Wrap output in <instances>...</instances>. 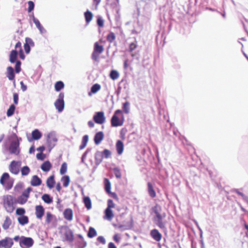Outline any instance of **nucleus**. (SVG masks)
Returning a JSON list of instances; mask_svg holds the SVG:
<instances>
[{"label":"nucleus","instance_id":"obj_35","mask_svg":"<svg viewBox=\"0 0 248 248\" xmlns=\"http://www.w3.org/2000/svg\"><path fill=\"white\" fill-rule=\"evenodd\" d=\"M104 183H105V189L106 191L108 193H111L110 189H111V184L109 181V180L107 178H105L104 179Z\"/></svg>","mask_w":248,"mask_h":248},{"label":"nucleus","instance_id":"obj_14","mask_svg":"<svg viewBox=\"0 0 248 248\" xmlns=\"http://www.w3.org/2000/svg\"><path fill=\"white\" fill-rule=\"evenodd\" d=\"M63 215L64 218L68 220L71 221L73 218V210L70 208H67L64 210L63 212Z\"/></svg>","mask_w":248,"mask_h":248},{"label":"nucleus","instance_id":"obj_54","mask_svg":"<svg viewBox=\"0 0 248 248\" xmlns=\"http://www.w3.org/2000/svg\"><path fill=\"white\" fill-rule=\"evenodd\" d=\"M129 103L128 102H126L123 104V108L124 112L126 114L129 113Z\"/></svg>","mask_w":248,"mask_h":248},{"label":"nucleus","instance_id":"obj_41","mask_svg":"<svg viewBox=\"0 0 248 248\" xmlns=\"http://www.w3.org/2000/svg\"><path fill=\"white\" fill-rule=\"evenodd\" d=\"M97 235V232L94 228L93 227H90L89 229L88 232L87 233V236L89 238H93Z\"/></svg>","mask_w":248,"mask_h":248},{"label":"nucleus","instance_id":"obj_13","mask_svg":"<svg viewBox=\"0 0 248 248\" xmlns=\"http://www.w3.org/2000/svg\"><path fill=\"white\" fill-rule=\"evenodd\" d=\"M33 45L34 43L31 39L28 37L26 38L25 43L24 45V48L26 53H29L31 50L30 46Z\"/></svg>","mask_w":248,"mask_h":248},{"label":"nucleus","instance_id":"obj_56","mask_svg":"<svg viewBox=\"0 0 248 248\" xmlns=\"http://www.w3.org/2000/svg\"><path fill=\"white\" fill-rule=\"evenodd\" d=\"M25 213V210L23 208H18L16 210V214L18 216H24Z\"/></svg>","mask_w":248,"mask_h":248},{"label":"nucleus","instance_id":"obj_10","mask_svg":"<svg viewBox=\"0 0 248 248\" xmlns=\"http://www.w3.org/2000/svg\"><path fill=\"white\" fill-rule=\"evenodd\" d=\"M93 120L97 124H103L106 121V117L104 112L99 111L95 112L93 116Z\"/></svg>","mask_w":248,"mask_h":248},{"label":"nucleus","instance_id":"obj_26","mask_svg":"<svg viewBox=\"0 0 248 248\" xmlns=\"http://www.w3.org/2000/svg\"><path fill=\"white\" fill-rule=\"evenodd\" d=\"M31 137L32 140H38L41 138L42 134L38 129H35L32 131Z\"/></svg>","mask_w":248,"mask_h":248},{"label":"nucleus","instance_id":"obj_15","mask_svg":"<svg viewBox=\"0 0 248 248\" xmlns=\"http://www.w3.org/2000/svg\"><path fill=\"white\" fill-rule=\"evenodd\" d=\"M151 236L155 241H160L162 238V234L157 229H153L150 232Z\"/></svg>","mask_w":248,"mask_h":248},{"label":"nucleus","instance_id":"obj_51","mask_svg":"<svg viewBox=\"0 0 248 248\" xmlns=\"http://www.w3.org/2000/svg\"><path fill=\"white\" fill-rule=\"evenodd\" d=\"M114 173L116 178L120 179L122 177V174L119 169L115 168L113 169Z\"/></svg>","mask_w":248,"mask_h":248},{"label":"nucleus","instance_id":"obj_22","mask_svg":"<svg viewBox=\"0 0 248 248\" xmlns=\"http://www.w3.org/2000/svg\"><path fill=\"white\" fill-rule=\"evenodd\" d=\"M51 168L52 165L49 161H45L41 166V170L45 172L49 171Z\"/></svg>","mask_w":248,"mask_h":248},{"label":"nucleus","instance_id":"obj_31","mask_svg":"<svg viewBox=\"0 0 248 248\" xmlns=\"http://www.w3.org/2000/svg\"><path fill=\"white\" fill-rule=\"evenodd\" d=\"M83 202L87 209L89 210L91 208L92 202L91 199L89 197L86 196L83 198Z\"/></svg>","mask_w":248,"mask_h":248},{"label":"nucleus","instance_id":"obj_9","mask_svg":"<svg viewBox=\"0 0 248 248\" xmlns=\"http://www.w3.org/2000/svg\"><path fill=\"white\" fill-rule=\"evenodd\" d=\"M64 94L61 93L58 98L56 100L54 105L59 112H62L64 108V103L63 101Z\"/></svg>","mask_w":248,"mask_h":248},{"label":"nucleus","instance_id":"obj_25","mask_svg":"<svg viewBox=\"0 0 248 248\" xmlns=\"http://www.w3.org/2000/svg\"><path fill=\"white\" fill-rule=\"evenodd\" d=\"M17 57V51L16 50H13L11 51L9 56V61L11 63H14L16 62Z\"/></svg>","mask_w":248,"mask_h":248},{"label":"nucleus","instance_id":"obj_3","mask_svg":"<svg viewBox=\"0 0 248 248\" xmlns=\"http://www.w3.org/2000/svg\"><path fill=\"white\" fill-rule=\"evenodd\" d=\"M14 136L15 137L16 140H13L11 142L9 148V150L11 154L18 155L20 151L19 148V140H21V139L18 138L16 134L14 135Z\"/></svg>","mask_w":248,"mask_h":248},{"label":"nucleus","instance_id":"obj_4","mask_svg":"<svg viewBox=\"0 0 248 248\" xmlns=\"http://www.w3.org/2000/svg\"><path fill=\"white\" fill-rule=\"evenodd\" d=\"M104 47L96 42L94 44L93 51L92 54V59L95 62L98 61L100 55L104 51Z\"/></svg>","mask_w":248,"mask_h":248},{"label":"nucleus","instance_id":"obj_57","mask_svg":"<svg viewBox=\"0 0 248 248\" xmlns=\"http://www.w3.org/2000/svg\"><path fill=\"white\" fill-rule=\"evenodd\" d=\"M234 191L239 195L241 196L242 198L245 200L246 202L248 201V197L245 195L243 193L240 192L238 189H235Z\"/></svg>","mask_w":248,"mask_h":248},{"label":"nucleus","instance_id":"obj_36","mask_svg":"<svg viewBox=\"0 0 248 248\" xmlns=\"http://www.w3.org/2000/svg\"><path fill=\"white\" fill-rule=\"evenodd\" d=\"M88 140H89V137H88V135H86L83 137L81 144L79 146L80 150H82L86 146Z\"/></svg>","mask_w":248,"mask_h":248},{"label":"nucleus","instance_id":"obj_40","mask_svg":"<svg viewBox=\"0 0 248 248\" xmlns=\"http://www.w3.org/2000/svg\"><path fill=\"white\" fill-rule=\"evenodd\" d=\"M64 85L62 81H59L55 84V90L57 92H59L64 88Z\"/></svg>","mask_w":248,"mask_h":248},{"label":"nucleus","instance_id":"obj_20","mask_svg":"<svg viewBox=\"0 0 248 248\" xmlns=\"http://www.w3.org/2000/svg\"><path fill=\"white\" fill-rule=\"evenodd\" d=\"M46 184L47 186L49 189H52L54 187L55 184V176L54 175L50 176L46 181Z\"/></svg>","mask_w":248,"mask_h":248},{"label":"nucleus","instance_id":"obj_62","mask_svg":"<svg viewBox=\"0 0 248 248\" xmlns=\"http://www.w3.org/2000/svg\"><path fill=\"white\" fill-rule=\"evenodd\" d=\"M13 100L15 104L17 105L18 102V94L17 93L13 94Z\"/></svg>","mask_w":248,"mask_h":248},{"label":"nucleus","instance_id":"obj_8","mask_svg":"<svg viewBox=\"0 0 248 248\" xmlns=\"http://www.w3.org/2000/svg\"><path fill=\"white\" fill-rule=\"evenodd\" d=\"M21 162L20 161H12L9 166L10 171L15 175L17 174L19 172V168L21 166Z\"/></svg>","mask_w":248,"mask_h":248},{"label":"nucleus","instance_id":"obj_27","mask_svg":"<svg viewBox=\"0 0 248 248\" xmlns=\"http://www.w3.org/2000/svg\"><path fill=\"white\" fill-rule=\"evenodd\" d=\"M116 149L119 155L122 154L124 150V144L121 140H118L116 143Z\"/></svg>","mask_w":248,"mask_h":248},{"label":"nucleus","instance_id":"obj_53","mask_svg":"<svg viewBox=\"0 0 248 248\" xmlns=\"http://www.w3.org/2000/svg\"><path fill=\"white\" fill-rule=\"evenodd\" d=\"M21 62L19 61H17L16 62V65H15V71L16 73H18L21 71Z\"/></svg>","mask_w":248,"mask_h":248},{"label":"nucleus","instance_id":"obj_37","mask_svg":"<svg viewBox=\"0 0 248 248\" xmlns=\"http://www.w3.org/2000/svg\"><path fill=\"white\" fill-rule=\"evenodd\" d=\"M54 217V216L50 212H47L46 216V223L49 224L52 221Z\"/></svg>","mask_w":248,"mask_h":248},{"label":"nucleus","instance_id":"obj_12","mask_svg":"<svg viewBox=\"0 0 248 248\" xmlns=\"http://www.w3.org/2000/svg\"><path fill=\"white\" fill-rule=\"evenodd\" d=\"M35 210L36 217L39 219H42L45 214V209L43 206L41 205H36L35 207Z\"/></svg>","mask_w":248,"mask_h":248},{"label":"nucleus","instance_id":"obj_48","mask_svg":"<svg viewBox=\"0 0 248 248\" xmlns=\"http://www.w3.org/2000/svg\"><path fill=\"white\" fill-rule=\"evenodd\" d=\"M78 237L81 240V246L80 248H84L87 246V243L84 240L83 237L81 234H78Z\"/></svg>","mask_w":248,"mask_h":248},{"label":"nucleus","instance_id":"obj_33","mask_svg":"<svg viewBox=\"0 0 248 248\" xmlns=\"http://www.w3.org/2000/svg\"><path fill=\"white\" fill-rule=\"evenodd\" d=\"M137 47V42L131 43L129 46V51L131 53V56L134 57L136 56V53H133L132 52Z\"/></svg>","mask_w":248,"mask_h":248},{"label":"nucleus","instance_id":"obj_55","mask_svg":"<svg viewBox=\"0 0 248 248\" xmlns=\"http://www.w3.org/2000/svg\"><path fill=\"white\" fill-rule=\"evenodd\" d=\"M28 4L29 6L28 8V11L29 13H30L33 10L34 7V4L33 1L31 0L28 2Z\"/></svg>","mask_w":248,"mask_h":248},{"label":"nucleus","instance_id":"obj_32","mask_svg":"<svg viewBox=\"0 0 248 248\" xmlns=\"http://www.w3.org/2000/svg\"><path fill=\"white\" fill-rule=\"evenodd\" d=\"M84 16L86 23L88 24L92 20L93 17V15L91 12L89 11H87L84 13Z\"/></svg>","mask_w":248,"mask_h":248},{"label":"nucleus","instance_id":"obj_19","mask_svg":"<svg viewBox=\"0 0 248 248\" xmlns=\"http://www.w3.org/2000/svg\"><path fill=\"white\" fill-rule=\"evenodd\" d=\"M104 137L103 132H98L94 136V141L95 144H99L101 141L103 140Z\"/></svg>","mask_w":248,"mask_h":248},{"label":"nucleus","instance_id":"obj_46","mask_svg":"<svg viewBox=\"0 0 248 248\" xmlns=\"http://www.w3.org/2000/svg\"><path fill=\"white\" fill-rule=\"evenodd\" d=\"M119 76V74L118 73V72L116 71V70H112L111 72H110V78L113 79V80H115V79H116L118 78Z\"/></svg>","mask_w":248,"mask_h":248},{"label":"nucleus","instance_id":"obj_2","mask_svg":"<svg viewBox=\"0 0 248 248\" xmlns=\"http://www.w3.org/2000/svg\"><path fill=\"white\" fill-rule=\"evenodd\" d=\"M124 122V117L122 110H116L112 116L111 120V125L112 127H118L122 126Z\"/></svg>","mask_w":248,"mask_h":248},{"label":"nucleus","instance_id":"obj_59","mask_svg":"<svg viewBox=\"0 0 248 248\" xmlns=\"http://www.w3.org/2000/svg\"><path fill=\"white\" fill-rule=\"evenodd\" d=\"M102 153V155H104L106 158L109 157L111 155L110 151L108 149H105Z\"/></svg>","mask_w":248,"mask_h":248},{"label":"nucleus","instance_id":"obj_34","mask_svg":"<svg viewBox=\"0 0 248 248\" xmlns=\"http://www.w3.org/2000/svg\"><path fill=\"white\" fill-rule=\"evenodd\" d=\"M11 224V220L9 217H5V220L3 223L2 227L4 230L8 229Z\"/></svg>","mask_w":248,"mask_h":248},{"label":"nucleus","instance_id":"obj_43","mask_svg":"<svg viewBox=\"0 0 248 248\" xmlns=\"http://www.w3.org/2000/svg\"><path fill=\"white\" fill-rule=\"evenodd\" d=\"M30 169L29 167L26 166L21 168V173L22 176H26L29 174Z\"/></svg>","mask_w":248,"mask_h":248},{"label":"nucleus","instance_id":"obj_64","mask_svg":"<svg viewBox=\"0 0 248 248\" xmlns=\"http://www.w3.org/2000/svg\"><path fill=\"white\" fill-rule=\"evenodd\" d=\"M33 21L37 28H38L39 27H40V25H41L39 21L34 17H33Z\"/></svg>","mask_w":248,"mask_h":248},{"label":"nucleus","instance_id":"obj_30","mask_svg":"<svg viewBox=\"0 0 248 248\" xmlns=\"http://www.w3.org/2000/svg\"><path fill=\"white\" fill-rule=\"evenodd\" d=\"M61 181L62 182L63 186L64 187H67L69 185L70 182L69 176L68 175L62 176L61 178Z\"/></svg>","mask_w":248,"mask_h":248},{"label":"nucleus","instance_id":"obj_18","mask_svg":"<svg viewBox=\"0 0 248 248\" xmlns=\"http://www.w3.org/2000/svg\"><path fill=\"white\" fill-rule=\"evenodd\" d=\"M6 76L10 80H15V75L12 67L9 66L7 67Z\"/></svg>","mask_w":248,"mask_h":248},{"label":"nucleus","instance_id":"obj_17","mask_svg":"<svg viewBox=\"0 0 248 248\" xmlns=\"http://www.w3.org/2000/svg\"><path fill=\"white\" fill-rule=\"evenodd\" d=\"M42 183L41 179L37 175H33L31 181V185L33 186H37Z\"/></svg>","mask_w":248,"mask_h":248},{"label":"nucleus","instance_id":"obj_60","mask_svg":"<svg viewBox=\"0 0 248 248\" xmlns=\"http://www.w3.org/2000/svg\"><path fill=\"white\" fill-rule=\"evenodd\" d=\"M45 155L43 154L42 153H38L36 155V157L39 160H43L45 159Z\"/></svg>","mask_w":248,"mask_h":248},{"label":"nucleus","instance_id":"obj_49","mask_svg":"<svg viewBox=\"0 0 248 248\" xmlns=\"http://www.w3.org/2000/svg\"><path fill=\"white\" fill-rule=\"evenodd\" d=\"M27 200L28 199H26L25 197H23V195H21L18 198L17 202L20 204H23L27 202Z\"/></svg>","mask_w":248,"mask_h":248},{"label":"nucleus","instance_id":"obj_47","mask_svg":"<svg viewBox=\"0 0 248 248\" xmlns=\"http://www.w3.org/2000/svg\"><path fill=\"white\" fill-rule=\"evenodd\" d=\"M32 189L31 187H28L23 192L22 194L23 197H25L26 199H28L29 197L30 193L32 191Z\"/></svg>","mask_w":248,"mask_h":248},{"label":"nucleus","instance_id":"obj_38","mask_svg":"<svg viewBox=\"0 0 248 248\" xmlns=\"http://www.w3.org/2000/svg\"><path fill=\"white\" fill-rule=\"evenodd\" d=\"M65 236L66 240L72 242L74 240V235L72 231L69 230L65 233Z\"/></svg>","mask_w":248,"mask_h":248},{"label":"nucleus","instance_id":"obj_16","mask_svg":"<svg viewBox=\"0 0 248 248\" xmlns=\"http://www.w3.org/2000/svg\"><path fill=\"white\" fill-rule=\"evenodd\" d=\"M114 217V214L112 209L106 208L104 211V216L103 218L104 219L111 221Z\"/></svg>","mask_w":248,"mask_h":248},{"label":"nucleus","instance_id":"obj_45","mask_svg":"<svg viewBox=\"0 0 248 248\" xmlns=\"http://www.w3.org/2000/svg\"><path fill=\"white\" fill-rule=\"evenodd\" d=\"M115 34L112 32H110L108 34L107 40L109 43H112L115 40Z\"/></svg>","mask_w":248,"mask_h":248},{"label":"nucleus","instance_id":"obj_1","mask_svg":"<svg viewBox=\"0 0 248 248\" xmlns=\"http://www.w3.org/2000/svg\"><path fill=\"white\" fill-rule=\"evenodd\" d=\"M152 210L155 214L154 217V221L156 225L161 229H166V222L164 221V219L166 217V214L165 213H161V207L157 204L152 208Z\"/></svg>","mask_w":248,"mask_h":248},{"label":"nucleus","instance_id":"obj_6","mask_svg":"<svg viewBox=\"0 0 248 248\" xmlns=\"http://www.w3.org/2000/svg\"><path fill=\"white\" fill-rule=\"evenodd\" d=\"M4 206L8 212L12 213L14 210L13 197L7 195L4 198Z\"/></svg>","mask_w":248,"mask_h":248},{"label":"nucleus","instance_id":"obj_52","mask_svg":"<svg viewBox=\"0 0 248 248\" xmlns=\"http://www.w3.org/2000/svg\"><path fill=\"white\" fill-rule=\"evenodd\" d=\"M97 24L99 27H103L104 25V20L100 16H97Z\"/></svg>","mask_w":248,"mask_h":248},{"label":"nucleus","instance_id":"obj_39","mask_svg":"<svg viewBox=\"0 0 248 248\" xmlns=\"http://www.w3.org/2000/svg\"><path fill=\"white\" fill-rule=\"evenodd\" d=\"M42 199L43 201L49 204L53 202V199L48 194H45L42 196Z\"/></svg>","mask_w":248,"mask_h":248},{"label":"nucleus","instance_id":"obj_44","mask_svg":"<svg viewBox=\"0 0 248 248\" xmlns=\"http://www.w3.org/2000/svg\"><path fill=\"white\" fill-rule=\"evenodd\" d=\"M67 170V165L66 162H63L61 166L60 172L62 175L64 174Z\"/></svg>","mask_w":248,"mask_h":248},{"label":"nucleus","instance_id":"obj_23","mask_svg":"<svg viewBox=\"0 0 248 248\" xmlns=\"http://www.w3.org/2000/svg\"><path fill=\"white\" fill-rule=\"evenodd\" d=\"M148 186V191L149 195L152 198H155L156 197V193L155 191L153 185L151 183L148 182L147 184Z\"/></svg>","mask_w":248,"mask_h":248},{"label":"nucleus","instance_id":"obj_24","mask_svg":"<svg viewBox=\"0 0 248 248\" xmlns=\"http://www.w3.org/2000/svg\"><path fill=\"white\" fill-rule=\"evenodd\" d=\"M101 89V85L98 83L93 84L91 89V92L89 93V96H91L93 93H95Z\"/></svg>","mask_w":248,"mask_h":248},{"label":"nucleus","instance_id":"obj_28","mask_svg":"<svg viewBox=\"0 0 248 248\" xmlns=\"http://www.w3.org/2000/svg\"><path fill=\"white\" fill-rule=\"evenodd\" d=\"M19 223L21 225L27 224L29 222V218L27 216H22L17 218Z\"/></svg>","mask_w":248,"mask_h":248},{"label":"nucleus","instance_id":"obj_58","mask_svg":"<svg viewBox=\"0 0 248 248\" xmlns=\"http://www.w3.org/2000/svg\"><path fill=\"white\" fill-rule=\"evenodd\" d=\"M113 240L117 243H119L121 240V235L119 233H115L113 236Z\"/></svg>","mask_w":248,"mask_h":248},{"label":"nucleus","instance_id":"obj_11","mask_svg":"<svg viewBox=\"0 0 248 248\" xmlns=\"http://www.w3.org/2000/svg\"><path fill=\"white\" fill-rule=\"evenodd\" d=\"M14 245L13 239L8 237L0 240V248H11Z\"/></svg>","mask_w":248,"mask_h":248},{"label":"nucleus","instance_id":"obj_63","mask_svg":"<svg viewBox=\"0 0 248 248\" xmlns=\"http://www.w3.org/2000/svg\"><path fill=\"white\" fill-rule=\"evenodd\" d=\"M115 227L119 230L120 231H124L127 230V228L125 227V226L124 225H116Z\"/></svg>","mask_w":248,"mask_h":248},{"label":"nucleus","instance_id":"obj_50","mask_svg":"<svg viewBox=\"0 0 248 248\" xmlns=\"http://www.w3.org/2000/svg\"><path fill=\"white\" fill-rule=\"evenodd\" d=\"M115 204L114 203L113 201L111 199H108L107 201V208L112 209L115 208Z\"/></svg>","mask_w":248,"mask_h":248},{"label":"nucleus","instance_id":"obj_61","mask_svg":"<svg viewBox=\"0 0 248 248\" xmlns=\"http://www.w3.org/2000/svg\"><path fill=\"white\" fill-rule=\"evenodd\" d=\"M97 241L102 244H105L106 243V240L105 238L102 236H99L97 238Z\"/></svg>","mask_w":248,"mask_h":248},{"label":"nucleus","instance_id":"obj_7","mask_svg":"<svg viewBox=\"0 0 248 248\" xmlns=\"http://www.w3.org/2000/svg\"><path fill=\"white\" fill-rule=\"evenodd\" d=\"M19 245L22 248H29L32 246L34 243L33 239L31 237L22 236L19 240Z\"/></svg>","mask_w":248,"mask_h":248},{"label":"nucleus","instance_id":"obj_21","mask_svg":"<svg viewBox=\"0 0 248 248\" xmlns=\"http://www.w3.org/2000/svg\"><path fill=\"white\" fill-rule=\"evenodd\" d=\"M15 48V50H17V52H18L20 58L22 60H24L25 59V55L22 49L21 43L19 41L16 44Z\"/></svg>","mask_w":248,"mask_h":248},{"label":"nucleus","instance_id":"obj_42","mask_svg":"<svg viewBox=\"0 0 248 248\" xmlns=\"http://www.w3.org/2000/svg\"><path fill=\"white\" fill-rule=\"evenodd\" d=\"M15 109L16 107L15 105H11L7 111V116L10 117L13 115L14 113Z\"/></svg>","mask_w":248,"mask_h":248},{"label":"nucleus","instance_id":"obj_5","mask_svg":"<svg viewBox=\"0 0 248 248\" xmlns=\"http://www.w3.org/2000/svg\"><path fill=\"white\" fill-rule=\"evenodd\" d=\"M9 175L7 172H4L2 175L0 179V184L4 187L5 189L9 190L13 186V184L9 181Z\"/></svg>","mask_w":248,"mask_h":248},{"label":"nucleus","instance_id":"obj_29","mask_svg":"<svg viewBox=\"0 0 248 248\" xmlns=\"http://www.w3.org/2000/svg\"><path fill=\"white\" fill-rule=\"evenodd\" d=\"M95 161L96 164H99L103 160V155L100 152L97 151L95 154Z\"/></svg>","mask_w":248,"mask_h":248}]
</instances>
